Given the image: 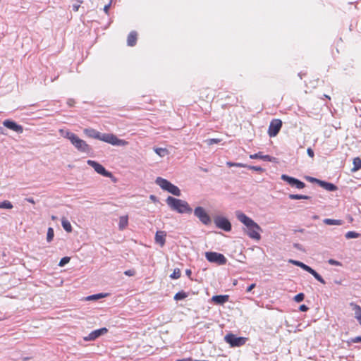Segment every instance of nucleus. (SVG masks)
I'll list each match as a JSON object with an SVG mask.
<instances>
[{"instance_id":"11","label":"nucleus","mask_w":361,"mask_h":361,"mask_svg":"<svg viewBox=\"0 0 361 361\" xmlns=\"http://www.w3.org/2000/svg\"><path fill=\"white\" fill-rule=\"evenodd\" d=\"M281 127V120L276 118L271 120L268 129V135H269V137H273L276 136L279 133Z\"/></svg>"},{"instance_id":"8","label":"nucleus","mask_w":361,"mask_h":361,"mask_svg":"<svg viewBox=\"0 0 361 361\" xmlns=\"http://www.w3.org/2000/svg\"><path fill=\"white\" fill-rule=\"evenodd\" d=\"M224 340L232 347H240L245 343L247 338L240 336L238 337L233 334H228L225 336Z\"/></svg>"},{"instance_id":"17","label":"nucleus","mask_w":361,"mask_h":361,"mask_svg":"<svg viewBox=\"0 0 361 361\" xmlns=\"http://www.w3.org/2000/svg\"><path fill=\"white\" fill-rule=\"evenodd\" d=\"M84 133L89 137L97 139L99 140L101 133L94 128H85Z\"/></svg>"},{"instance_id":"38","label":"nucleus","mask_w":361,"mask_h":361,"mask_svg":"<svg viewBox=\"0 0 361 361\" xmlns=\"http://www.w3.org/2000/svg\"><path fill=\"white\" fill-rule=\"evenodd\" d=\"M71 258L69 257H64L61 259L59 266L63 267L70 262Z\"/></svg>"},{"instance_id":"14","label":"nucleus","mask_w":361,"mask_h":361,"mask_svg":"<svg viewBox=\"0 0 361 361\" xmlns=\"http://www.w3.org/2000/svg\"><path fill=\"white\" fill-rule=\"evenodd\" d=\"M3 125L8 129H11L18 133H22L23 132V128L22 126L18 124L11 120H5L3 122Z\"/></svg>"},{"instance_id":"54","label":"nucleus","mask_w":361,"mask_h":361,"mask_svg":"<svg viewBox=\"0 0 361 361\" xmlns=\"http://www.w3.org/2000/svg\"><path fill=\"white\" fill-rule=\"evenodd\" d=\"M25 201L30 202V203H32V204H35V202L34 200V199L32 197H27L25 199Z\"/></svg>"},{"instance_id":"44","label":"nucleus","mask_w":361,"mask_h":361,"mask_svg":"<svg viewBox=\"0 0 361 361\" xmlns=\"http://www.w3.org/2000/svg\"><path fill=\"white\" fill-rule=\"evenodd\" d=\"M328 263L331 265H334V266H341V263L338 261H336L335 259H330L328 260Z\"/></svg>"},{"instance_id":"37","label":"nucleus","mask_w":361,"mask_h":361,"mask_svg":"<svg viewBox=\"0 0 361 361\" xmlns=\"http://www.w3.org/2000/svg\"><path fill=\"white\" fill-rule=\"evenodd\" d=\"M103 297H104V295L102 293H99V294H94V295H90V296L87 297L86 299L87 300H97V299L102 298Z\"/></svg>"},{"instance_id":"3","label":"nucleus","mask_w":361,"mask_h":361,"mask_svg":"<svg viewBox=\"0 0 361 361\" xmlns=\"http://www.w3.org/2000/svg\"><path fill=\"white\" fill-rule=\"evenodd\" d=\"M166 202L172 210L179 214H190L192 212V209L185 200L169 196Z\"/></svg>"},{"instance_id":"40","label":"nucleus","mask_w":361,"mask_h":361,"mask_svg":"<svg viewBox=\"0 0 361 361\" xmlns=\"http://www.w3.org/2000/svg\"><path fill=\"white\" fill-rule=\"evenodd\" d=\"M305 298V295L304 293H300L298 294H297L295 297H294V300L297 302H302Z\"/></svg>"},{"instance_id":"2","label":"nucleus","mask_w":361,"mask_h":361,"mask_svg":"<svg viewBox=\"0 0 361 361\" xmlns=\"http://www.w3.org/2000/svg\"><path fill=\"white\" fill-rule=\"evenodd\" d=\"M61 134L68 140H70L71 144L80 152L84 153H89L92 150L91 147L87 144L85 141L80 139L76 134L69 131L60 130Z\"/></svg>"},{"instance_id":"5","label":"nucleus","mask_w":361,"mask_h":361,"mask_svg":"<svg viewBox=\"0 0 361 361\" xmlns=\"http://www.w3.org/2000/svg\"><path fill=\"white\" fill-rule=\"evenodd\" d=\"M99 140L114 146H125L128 144L126 140L118 139L116 135L111 133H101Z\"/></svg>"},{"instance_id":"59","label":"nucleus","mask_w":361,"mask_h":361,"mask_svg":"<svg viewBox=\"0 0 361 361\" xmlns=\"http://www.w3.org/2000/svg\"><path fill=\"white\" fill-rule=\"evenodd\" d=\"M78 1V4H82L83 2L82 0H76Z\"/></svg>"},{"instance_id":"26","label":"nucleus","mask_w":361,"mask_h":361,"mask_svg":"<svg viewBox=\"0 0 361 361\" xmlns=\"http://www.w3.org/2000/svg\"><path fill=\"white\" fill-rule=\"evenodd\" d=\"M188 296V293H187L186 292H184L183 290H181V291L178 292L177 293H176V295L173 297V299L175 300L178 301V300H183V299L186 298Z\"/></svg>"},{"instance_id":"28","label":"nucleus","mask_w":361,"mask_h":361,"mask_svg":"<svg viewBox=\"0 0 361 361\" xmlns=\"http://www.w3.org/2000/svg\"><path fill=\"white\" fill-rule=\"evenodd\" d=\"M353 171H357L361 169V159L356 157L353 159Z\"/></svg>"},{"instance_id":"55","label":"nucleus","mask_w":361,"mask_h":361,"mask_svg":"<svg viewBox=\"0 0 361 361\" xmlns=\"http://www.w3.org/2000/svg\"><path fill=\"white\" fill-rule=\"evenodd\" d=\"M75 103V101L73 99H69L67 102V104L70 106H73Z\"/></svg>"},{"instance_id":"16","label":"nucleus","mask_w":361,"mask_h":361,"mask_svg":"<svg viewBox=\"0 0 361 361\" xmlns=\"http://www.w3.org/2000/svg\"><path fill=\"white\" fill-rule=\"evenodd\" d=\"M166 233L165 231H158L155 234V242L156 243L160 245L161 247H163L166 243Z\"/></svg>"},{"instance_id":"42","label":"nucleus","mask_w":361,"mask_h":361,"mask_svg":"<svg viewBox=\"0 0 361 361\" xmlns=\"http://www.w3.org/2000/svg\"><path fill=\"white\" fill-rule=\"evenodd\" d=\"M207 144L209 145H212L213 144H217L221 142L220 139L213 138V139H209L207 140Z\"/></svg>"},{"instance_id":"13","label":"nucleus","mask_w":361,"mask_h":361,"mask_svg":"<svg viewBox=\"0 0 361 361\" xmlns=\"http://www.w3.org/2000/svg\"><path fill=\"white\" fill-rule=\"evenodd\" d=\"M108 329L106 327L101 328L92 331L87 336L84 337L85 341H94L97 338L107 333Z\"/></svg>"},{"instance_id":"46","label":"nucleus","mask_w":361,"mask_h":361,"mask_svg":"<svg viewBox=\"0 0 361 361\" xmlns=\"http://www.w3.org/2000/svg\"><path fill=\"white\" fill-rule=\"evenodd\" d=\"M307 153L308 156H310V157H314V151L310 147L307 148Z\"/></svg>"},{"instance_id":"31","label":"nucleus","mask_w":361,"mask_h":361,"mask_svg":"<svg viewBox=\"0 0 361 361\" xmlns=\"http://www.w3.org/2000/svg\"><path fill=\"white\" fill-rule=\"evenodd\" d=\"M360 236V234L355 231H348L345 233V237L347 239L357 238Z\"/></svg>"},{"instance_id":"23","label":"nucleus","mask_w":361,"mask_h":361,"mask_svg":"<svg viewBox=\"0 0 361 361\" xmlns=\"http://www.w3.org/2000/svg\"><path fill=\"white\" fill-rule=\"evenodd\" d=\"M323 222L326 225H342L343 221L341 219H324Z\"/></svg>"},{"instance_id":"4","label":"nucleus","mask_w":361,"mask_h":361,"mask_svg":"<svg viewBox=\"0 0 361 361\" xmlns=\"http://www.w3.org/2000/svg\"><path fill=\"white\" fill-rule=\"evenodd\" d=\"M155 183L164 190H166L175 196H180L181 192L180 189L172 184L171 182L164 179L161 177H157L155 180Z\"/></svg>"},{"instance_id":"50","label":"nucleus","mask_w":361,"mask_h":361,"mask_svg":"<svg viewBox=\"0 0 361 361\" xmlns=\"http://www.w3.org/2000/svg\"><path fill=\"white\" fill-rule=\"evenodd\" d=\"M256 286L255 283L250 284L246 289V292H250Z\"/></svg>"},{"instance_id":"47","label":"nucleus","mask_w":361,"mask_h":361,"mask_svg":"<svg viewBox=\"0 0 361 361\" xmlns=\"http://www.w3.org/2000/svg\"><path fill=\"white\" fill-rule=\"evenodd\" d=\"M125 275L126 276H133L135 274V271L134 270H131V269H129V270H127L124 272Z\"/></svg>"},{"instance_id":"51","label":"nucleus","mask_w":361,"mask_h":361,"mask_svg":"<svg viewBox=\"0 0 361 361\" xmlns=\"http://www.w3.org/2000/svg\"><path fill=\"white\" fill-rule=\"evenodd\" d=\"M288 262V263L292 264L293 265H295L297 267H298V263H299V261L295 260V259H289Z\"/></svg>"},{"instance_id":"29","label":"nucleus","mask_w":361,"mask_h":361,"mask_svg":"<svg viewBox=\"0 0 361 361\" xmlns=\"http://www.w3.org/2000/svg\"><path fill=\"white\" fill-rule=\"evenodd\" d=\"M13 207L12 203L8 200H4V202H0V209H12Z\"/></svg>"},{"instance_id":"43","label":"nucleus","mask_w":361,"mask_h":361,"mask_svg":"<svg viewBox=\"0 0 361 361\" xmlns=\"http://www.w3.org/2000/svg\"><path fill=\"white\" fill-rule=\"evenodd\" d=\"M305 178L309 180L311 183H316L318 185L319 184V182L321 180L317 179L316 178L310 177V176H306Z\"/></svg>"},{"instance_id":"57","label":"nucleus","mask_w":361,"mask_h":361,"mask_svg":"<svg viewBox=\"0 0 361 361\" xmlns=\"http://www.w3.org/2000/svg\"><path fill=\"white\" fill-rule=\"evenodd\" d=\"M0 134H5L4 128L2 126H0Z\"/></svg>"},{"instance_id":"27","label":"nucleus","mask_w":361,"mask_h":361,"mask_svg":"<svg viewBox=\"0 0 361 361\" xmlns=\"http://www.w3.org/2000/svg\"><path fill=\"white\" fill-rule=\"evenodd\" d=\"M310 274H312L318 281L320 283L325 284L326 282L324 280V279L312 268L311 269L310 271L309 272Z\"/></svg>"},{"instance_id":"22","label":"nucleus","mask_w":361,"mask_h":361,"mask_svg":"<svg viewBox=\"0 0 361 361\" xmlns=\"http://www.w3.org/2000/svg\"><path fill=\"white\" fill-rule=\"evenodd\" d=\"M61 225L66 232L71 233L72 231V226L71 223L64 217L61 219Z\"/></svg>"},{"instance_id":"62","label":"nucleus","mask_w":361,"mask_h":361,"mask_svg":"<svg viewBox=\"0 0 361 361\" xmlns=\"http://www.w3.org/2000/svg\"><path fill=\"white\" fill-rule=\"evenodd\" d=\"M202 170H203L204 172H207V169H202Z\"/></svg>"},{"instance_id":"7","label":"nucleus","mask_w":361,"mask_h":361,"mask_svg":"<svg viewBox=\"0 0 361 361\" xmlns=\"http://www.w3.org/2000/svg\"><path fill=\"white\" fill-rule=\"evenodd\" d=\"M194 215L204 225H209L212 223V219L205 209L202 207H197L194 209Z\"/></svg>"},{"instance_id":"63","label":"nucleus","mask_w":361,"mask_h":361,"mask_svg":"<svg viewBox=\"0 0 361 361\" xmlns=\"http://www.w3.org/2000/svg\"><path fill=\"white\" fill-rule=\"evenodd\" d=\"M357 322H358V323H359V324H360V326H361V319H360V320H358Z\"/></svg>"},{"instance_id":"45","label":"nucleus","mask_w":361,"mask_h":361,"mask_svg":"<svg viewBox=\"0 0 361 361\" xmlns=\"http://www.w3.org/2000/svg\"><path fill=\"white\" fill-rule=\"evenodd\" d=\"M293 247L298 250L304 251L302 245L299 243H293Z\"/></svg>"},{"instance_id":"21","label":"nucleus","mask_w":361,"mask_h":361,"mask_svg":"<svg viewBox=\"0 0 361 361\" xmlns=\"http://www.w3.org/2000/svg\"><path fill=\"white\" fill-rule=\"evenodd\" d=\"M137 42V32L135 31H132L128 36L127 44L130 47H133L136 44Z\"/></svg>"},{"instance_id":"35","label":"nucleus","mask_w":361,"mask_h":361,"mask_svg":"<svg viewBox=\"0 0 361 361\" xmlns=\"http://www.w3.org/2000/svg\"><path fill=\"white\" fill-rule=\"evenodd\" d=\"M298 267H300L301 269H302L303 270L307 271L308 273L310 271L312 267H310V266L304 264L303 262L299 261V263H298Z\"/></svg>"},{"instance_id":"60","label":"nucleus","mask_w":361,"mask_h":361,"mask_svg":"<svg viewBox=\"0 0 361 361\" xmlns=\"http://www.w3.org/2000/svg\"><path fill=\"white\" fill-rule=\"evenodd\" d=\"M51 219L55 220V219H56V217L55 216H51Z\"/></svg>"},{"instance_id":"61","label":"nucleus","mask_w":361,"mask_h":361,"mask_svg":"<svg viewBox=\"0 0 361 361\" xmlns=\"http://www.w3.org/2000/svg\"><path fill=\"white\" fill-rule=\"evenodd\" d=\"M324 97H325L326 98H328L329 99H330V97L328 95H326V94H324Z\"/></svg>"},{"instance_id":"19","label":"nucleus","mask_w":361,"mask_h":361,"mask_svg":"<svg viewBox=\"0 0 361 361\" xmlns=\"http://www.w3.org/2000/svg\"><path fill=\"white\" fill-rule=\"evenodd\" d=\"M250 159H262V160L267 161H272L273 159H275L269 155H263L261 152L256 153V154H250Z\"/></svg>"},{"instance_id":"1","label":"nucleus","mask_w":361,"mask_h":361,"mask_svg":"<svg viewBox=\"0 0 361 361\" xmlns=\"http://www.w3.org/2000/svg\"><path fill=\"white\" fill-rule=\"evenodd\" d=\"M236 217L238 221L243 223L247 228L246 233L252 239L259 240L261 238L259 234L262 231V228L255 222L251 218L245 215L244 213L237 211L235 212Z\"/></svg>"},{"instance_id":"52","label":"nucleus","mask_w":361,"mask_h":361,"mask_svg":"<svg viewBox=\"0 0 361 361\" xmlns=\"http://www.w3.org/2000/svg\"><path fill=\"white\" fill-rule=\"evenodd\" d=\"M185 274L187 275V276L188 278H190L191 280H192V279L191 278V274H192V271L190 269H186L185 270Z\"/></svg>"},{"instance_id":"10","label":"nucleus","mask_w":361,"mask_h":361,"mask_svg":"<svg viewBox=\"0 0 361 361\" xmlns=\"http://www.w3.org/2000/svg\"><path fill=\"white\" fill-rule=\"evenodd\" d=\"M87 164L92 167L97 173L104 177L111 178L113 176L110 171H106L102 164L97 162L96 161L89 159L87 160Z\"/></svg>"},{"instance_id":"58","label":"nucleus","mask_w":361,"mask_h":361,"mask_svg":"<svg viewBox=\"0 0 361 361\" xmlns=\"http://www.w3.org/2000/svg\"><path fill=\"white\" fill-rule=\"evenodd\" d=\"M180 361H193V359L192 358H187V359H183Z\"/></svg>"},{"instance_id":"24","label":"nucleus","mask_w":361,"mask_h":361,"mask_svg":"<svg viewBox=\"0 0 361 361\" xmlns=\"http://www.w3.org/2000/svg\"><path fill=\"white\" fill-rule=\"evenodd\" d=\"M128 216H121L119 219L118 227L120 230H123L128 225Z\"/></svg>"},{"instance_id":"33","label":"nucleus","mask_w":361,"mask_h":361,"mask_svg":"<svg viewBox=\"0 0 361 361\" xmlns=\"http://www.w3.org/2000/svg\"><path fill=\"white\" fill-rule=\"evenodd\" d=\"M180 270L176 268L173 270V272L170 275V278L173 279H178L180 277Z\"/></svg>"},{"instance_id":"6","label":"nucleus","mask_w":361,"mask_h":361,"mask_svg":"<svg viewBox=\"0 0 361 361\" xmlns=\"http://www.w3.org/2000/svg\"><path fill=\"white\" fill-rule=\"evenodd\" d=\"M206 259L211 263H215L218 265H224L227 259L223 254L216 252H207L205 253Z\"/></svg>"},{"instance_id":"56","label":"nucleus","mask_w":361,"mask_h":361,"mask_svg":"<svg viewBox=\"0 0 361 361\" xmlns=\"http://www.w3.org/2000/svg\"><path fill=\"white\" fill-rule=\"evenodd\" d=\"M149 199H150L151 200H152L153 202H154L157 201V197H156L155 195H151L149 196Z\"/></svg>"},{"instance_id":"18","label":"nucleus","mask_w":361,"mask_h":361,"mask_svg":"<svg viewBox=\"0 0 361 361\" xmlns=\"http://www.w3.org/2000/svg\"><path fill=\"white\" fill-rule=\"evenodd\" d=\"M319 185L322 187V188L325 189L327 191H336L338 190V188L336 185L334 183L326 182L324 180H320Z\"/></svg>"},{"instance_id":"53","label":"nucleus","mask_w":361,"mask_h":361,"mask_svg":"<svg viewBox=\"0 0 361 361\" xmlns=\"http://www.w3.org/2000/svg\"><path fill=\"white\" fill-rule=\"evenodd\" d=\"M73 10L74 11H78L79 8H80V4H73Z\"/></svg>"},{"instance_id":"49","label":"nucleus","mask_w":361,"mask_h":361,"mask_svg":"<svg viewBox=\"0 0 361 361\" xmlns=\"http://www.w3.org/2000/svg\"><path fill=\"white\" fill-rule=\"evenodd\" d=\"M111 1H110L109 4H108L107 5H105L104 7V11L106 14H108V13H109V8L111 6Z\"/></svg>"},{"instance_id":"39","label":"nucleus","mask_w":361,"mask_h":361,"mask_svg":"<svg viewBox=\"0 0 361 361\" xmlns=\"http://www.w3.org/2000/svg\"><path fill=\"white\" fill-rule=\"evenodd\" d=\"M227 165L230 167L231 166H236V167H247V164H242V163H234V162H227Z\"/></svg>"},{"instance_id":"20","label":"nucleus","mask_w":361,"mask_h":361,"mask_svg":"<svg viewBox=\"0 0 361 361\" xmlns=\"http://www.w3.org/2000/svg\"><path fill=\"white\" fill-rule=\"evenodd\" d=\"M350 306L352 307L353 311H354V317L357 321L361 319V307L354 302H350Z\"/></svg>"},{"instance_id":"34","label":"nucleus","mask_w":361,"mask_h":361,"mask_svg":"<svg viewBox=\"0 0 361 361\" xmlns=\"http://www.w3.org/2000/svg\"><path fill=\"white\" fill-rule=\"evenodd\" d=\"M247 169H251V170H253V171H255L258 173H262L264 171V169H262L261 166H250V165H247Z\"/></svg>"},{"instance_id":"25","label":"nucleus","mask_w":361,"mask_h":361,"mask_svg":"<svg viewBox=\"0 0 361 361\" xmlns=\"http://www.w3.org/2000/svg\"><path fill=\"white\" fill-rule=\"evenodd\" d=\"M288 197L290 200H310L311 197L304 195L290 194Z\"/></svg>"},{"instance_id":"12","label":"nucleus","mask_w":361,"mask_h":361,"mask_svg":"<svg viewBox=\"0 0 361 361\" xmlns=\"http://www.w3.org/2000/svg\"><path fill=\"white\" fill-rule=\"evenodd\" d=\"M281 178L289 184L290 186L298 189H302L305 187V183L295 178L289 176L286 174H282Z\"/></svg>"},{"instance_id":"32","label":"nucleus","mask_w":361,"mask_h":361,"mask_svg":"<svg viewBox=\"0 0 361 361\" xmlns=\"http://www.w3.org/2000/svg\"><path fill=\"white\" fill-rule=\"evenodd\" d=\"M155 152L160 157H163L168 154V151L165 148L158 147L154 149Z\"/></svg>"},{"instance_id":"48","label":"nucleus","mask_w":361,"mask_h":361,"mask_svg":"<svg viewBox=\"0 0 361 361\" xmlns=\"http://www.w3.org/2000/svg\"><path fill=\"white\" fill-rule=\"evenodd\" d=\"M308 307L305 305H301L300 307H299V310L301 311V312H306L308 310Z\"/></svg>"},{"instance_id":"30","label":"nucleus","mask_w":361,"mask_h":361,"mask_svg":"<svg viewBox=\"0 0 361 361\" xmlns=\"http://www.w3.org/2000/svg\"><path fill=\"white\" fill-rule=\"evenodd\" d=\"M54 229L51 227H49L47 230V241L48 243H50L53 238H54Z\"/></svg>"},{"instance_id":"9","label":"nucleus","mask_w":361,"mask_h":361,"mask_svg":"<svg viewBox=\"0 0 361 361\" xmlns=\"http://www.w3.org/2000/svg\"><path fill=\"white\" fill-rule=\"evenodd\" d=\"M214 221L217 228L222 229L226 232L231 231L232 226L227 218L221 216H216L214 217Z\"/></svg>"},{"instance_id":"36","label":"nucleus","mask_w":361,"mask_h":361,"mask_svg":"<svg viewBox=\"0 0 361 361\" xmlns=\"http://www.w3.org/2000/svg\"><path fill=\"white\" fill-rule=\"evenodd\" d=\"M298 267H300L301 269H302L303 270L307 271L308 273L310 271L312 267H310V266L304 264L303 262L299 261V263H298Z\"/></svg>"},{"instance_id":"15","label":"nucleus","mask_w":361,"mask_h":361,"mask_svg":"<svg viewBox=\"0 0 361 361\" xmlns=\"http://www.w3.org/2000/svg\"><path fill=\"white\" fill-rule=\"evenodd\" d=\"M229 300V295H214L211 300L216 305H223L227 302Z\"/></svg>"},{"instance_id":"64","label":"nucleus","mask_w":361,"mask_h":361,"mask_svg":"<svg viewBox=\"0 0 361 361\" xmlns=\"http://www.w3.org/2000/svg\"><path fill=\"white\" fill-rule=\"evenodd\" d=\"M336 283L340 284L341 282L339 281H336Z\"/></svg>"},{"instance_id":"41","label":"nucleus","mask_w":361,"mask_h":361,"mask_svg":"<svg viewBox=\"0 0 361 361\" xmlns=\"http://www.w3.org/2000/svg\"><path fill=\"white\" fill-rule=\"evenodd\" d=\"M352 343H361V336L351 338L349 341H347L348 345Z\"/></svg>"}]
</instances>
